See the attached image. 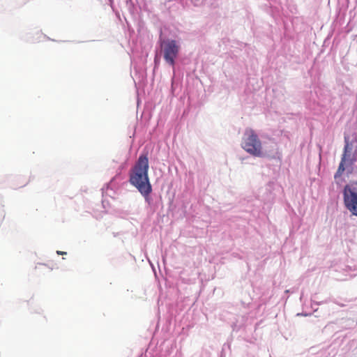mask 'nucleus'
Instances as JSON below:
<instances>
[{"mask_svg":"<svg viewBox=\"0 0 357 357\" xmlns=\"http://www.w3.org/2000/svg\"><path fill=\"white\" fill-rule=\"evenodd\" d=\"M149 167L147 155H141L130 171L129 179L130 184L138 190L147 202H149V195L152 192L148 175Z\"/></svg>","mask_w":357,"mask_h":357,"instance_id":"f257e3e1","label":"nucleus"},{"mask_svg":"<svg viewBox=\"0 0 357 357\" xmlns=\"http://www.w3.org/2000/svg\"><path fill=\"white\" fill-rule=\"evenodd\" d=\"M243 149L255 156L262 155L261 143L257 134L252 129H247L242 143Z\"/></svg>","mask_w":357,"mask_h":357,"instance_id":"f03ea898","label":"nucleus"},{"mask_svg":"<svg viewBox=\"0 0 357 357\" xmlns=\"http://www.w3.org/2000/svg\"><path fill=\"white\" fill-rule=\"evenodd\" d=\"M161 47L165 61L170 66H174L175 63L174 60L179 52V46L176 41L174 40H165L162 43Z\"/></svg>","mask_w":357,"mask_h":357,"instance_id":"7ed1b4c3","label":"nucleus"},{"mask_svg":"<svg viewBox=\"0 0 357 357\" xmlns=\"http://www.w3.org/2000/svg\"><path fill=\"white\" fill-rule=\"evenodd\" d=\"M344 202L347 208L354 215L357 216V193L350 189L349 185H346L344 189Z\"/></svg>","mask_w":357,"mask_h":357,"instance_id":"20e7f679","label":"nucleus"},{"mask_svg":"<svg viewBox=\"0 0 357 357\" xmlns=\"http://www.w3.org/2000/svg\"><path fill=\"white\" fill-rule=\"evenodd\" d=\"M345 144L341 160L347 162L349 165H351L356 160V155L352 153V147L349 142V138L344 137Z\"/></svg>","mask_w":357,"mask_h":357,"instance_id":"39448f33","label":"nucleus"},{"mask_svg":"<svg viewBox=\"0 0 357 357\" xmlns=\"http://www.w3.org/2000/svg\"><path fill=\"white\" fill-rule=\"evenodd\" d=\"M345 165H349L347 162H343L342 160H341L340 163L339 165L338 169L335 174V178L340 176L343 172L345 170Z\"/></svg>","mask_w":357,"mask_h":357,"instance_id":"423d86ee","label":"nucleus"},{"mask_svg":"<svg viewBox=\"0 0 357 357\" xmlns=\"http://www.w3.org/2000/svg\"><path fill=\"white\" fill-rule=\"evenodd\" d=\"M350 186V189L353 190L354 191H356V193H357V181L356 183H354L351 185H349Z\"/></svg>","mask_w":357,"mask_h":357,"instance_id":"0eeeda50","label":"nucleus"},{"mask_svg":"<svg viewBox=\"0 0 357 357\" xmlns=\"http://www.w3.org/2000/svg\"><path fill=\"white\" fill-rule=\"evenodd\" d=\"M58 255H64V254H66V252H61V251H57L56 252Z\"/></svg>","mask_w":357,"mask_h":357,"instance_id":"6e6552de","label":"nucleus"}]
</instances>
